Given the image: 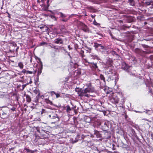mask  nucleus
I'll return each instance as SVG.
<instances>
[{"instance_id":"6e6d98bb","label":"nucleus","mask_w":153,"mask_h":153,"mask_svg":"<svg viewBox=\"0 0 153 153\" xmlns=\"http://www.w3.org/2000/svg\"><path fill=\"white\" fill-rule=\"evenodd\" d=\"M51 92L52 94H53L55 95L56 94V93L54 91H51Z\"/></svg>"},{"instance_id":"6e6552de","label":"nucleus","mask_w":153,"mask_h":153,"mask_svg":"<svg viewBox=\"0 0 153 153\" xmlns=\"http://www.w3.org/2000/svg\"><path fill=\"white\" fill-rule=\"evenodd\" d=\"M51 117V119H55L54 121L52 122L53 123H55L59 121V118L57 116V115L54 113H53V116H52Z\"/></svg>"},{"instance_id":"0e129e2a","label":"nucleus","mask_w":153,"mask_h":153,"mask_svg":"<svg viewBox=\"0 0 153 153\" xmlns=\"http://www.w3.org/2000/svg\"><path fill=\"white\" fill-rule=\"evenodd\" d=\"M147 22H144V24L145 25H146L147 24Z\"/></svg>"},{"instance_id":"f3484780","label":"nucleus","mask_w":153,"mask_h":153,"mask_svg":"<svg viewBox=\"0 0 153 153\" xmlns=\"http://www.w3.org/2000/svg\"><path fill=\"white\" fill-rule=\"evenodd\" d=\"M94 135H96L97 138H100L101 137V134H100V132L97 131H95L94 132Z\"/></svg>"},{"instance_id":"052dcab7","label":"nucleus","mask_w":153,"mask_h":153,"mask_svg":"<svg viewBox=\"0 0 153 153\" xmlns=\"http://www.w3.org/2000/svg\"><path fill=\"white\" fill-rule=\"evenodd\" d=\"M68 55L69 56V57H70V58H71V55H70V53H69V52H68Z\"/></svg>"},{"instance_id":"e2e57ef3","label":"nucleus","mask_w":153,"mask_h":153,"mask_svg":"<svg viewBox=\"0 0 153 153\" xmlns=\"http://www.w3.org/2000/svg\"><path fill=\"white\" fill-rule=\"evenodd\" d=\"M37 2L38 3H40L41 2L40 0H38L37 1Z\"/></svg>"},{"instance_id":"c03bdc74","label":"nucleus","mask_w":153,"mask_h":153,"mask_svg":"<svg viewBox=\"0 0 153 153\" xmlns=\"http://www.w3.org/2000/svg\"><path fill=\"white\" fill-rule=\"evenodd\" d=\"M16 109V108H15V107H13L12 108H11L10 109V110L13 111H14Z\"/></svg>"},{"instance_id":"9b49d317","label":"nucleus","mask_w":153,"mask_h":153,"mask_svg":"<svg viewBox=\"0 0 153 153\" xmlns=\"http://www.w3.org/2000/svg\"><path fill=\"white\" fill-rule=\"evenodd\" d=\"M89 65L90 67L93 69H96L97 68H98L97 65V64L95 63H90Z\"/></svg>"},{"instance_id":"338daca9","label":"nucleus","mask_w":153,"mask_h":153,"mask_svg":"<svg viewBox=\"0 0 153 153\" xmlns=\"http://www.w3.org/2000/svg\"><path fill=\"white\" fill-rule=\"evenodd\" d=\"M75 15V14H73L71 15L72 16H74Z\"/></svg>"},{"instance_id":"bb28decb","label":"nucleus","mask_w":153,"mask_h":153,"mask_svg":"<svg viewBox=\"0 0 153 153\" xmlns=\"http://www.w3.org/2000/svg\"><path fill=\"white\" fill-rule=\"evenodd\" d=\"M27 85H28V83H26L25 84L23 85H22L21 87L20 88V89L21 91H23L24 89L25 88Z\"/></svg>"},{"instance_id":"393cba45","label":"nucleus","mask_w":153,"mask_h":153,"mask_svg":"<svg viewBox=\"0 0 153 153\" xmlns=\"http://www.w3.org/2000/svg\"><path fill=\"white\" fill-rule=\"evenodd\" d=\"M149 92L153 94V85L149 87Z\"/></svg>"},{"instance_id":"0eeeda50","label":"nucleus","mask_w":153,"mask_h":153,"mask_svg":"<svg viewBox=\"0 0 153 153\" xmlns=\"http://www.w3.org/2000/svg\"><path fill=\"white\" fill-rule=\"evenodd\" d=\"M94 47L96 48H98V47H100V49L104 50L105 49V47L101 44H99L97 42H94Z\"/></svg>"},{"instance_id":"a878e982","label":"nucleus","mask_w":153,"mask_h":153,"mask_svg":"<svg viewBox=\"0 0 153 153\" xmlns=\"http://www.w3.org/2000/svg\"><path fill=\"white\" fill-rule=\"evenodd\" d=\"M37 62L39 63V65L40 66L41 69L43 68V64L42 62L41 61L40 59V58L37 61Z\"/></svg>"},{"instance_id":"49530a36","label":"nucleus","mask_w":153,"mask_h":153,"mask_svg":"<svg viewBox=\"0 0 153 153\" xmlns=\"http://www.w3.org/2000/svg\"><path fill=\"white\" fill-rule=\"evenodd\" d=\"M41 2L42 3V5H43L45 2V0H40Z\"/></svg>"},{"instance_id":"c9c22d12","label":"nucleus","mask_w":153,"mask_h":153,"mask_svg":"<svg viewBox=\"0 0 153 153\" xmlns=\"http://www.w3.org/2000/svg\"><path fill=\"white\" fill-rule=\"evenodd\" d=\"M47 43L46 42H42L40 43V45L42 46L44 45H47Z\"/></svg>"},{"instance_id":"2eb2a0df","label":"nucleus","mask_w":153,"mask_h":153,"mask_svg":"<svg viewBox=\"0 0 153 153\" xmlns=\"http://www.w3.org/2000/svg\"><path fill=\"white\" fill-rule=\"evenodd\" d=\"M25 96L26 97V101L27 102L29 103L31 100V99L30 96L28 94H25Z\"/></svg>"},{"instance_id":"7c9ffc66","label":"nucleus","mask_w":153,"mask_h":153,"mask_svg":"<svg viewBox=\"0 0 153 153\" xmlns=\"http://www.w3.org/2000/svg\"><path fill=\"white\" fill-rule=\"evenodd\" d=\"M100 153H110L107 150H104L101 151Z\"/></svg>"},{"instance_id":"423d86ee","label":"nucleus","mask_w":153,"mask_h":153,"mask_svg":"<svg viewBox=\"0 0 153 153\" xmlns=\"http://www.w3.org/2000/svg\"><path fill=\"white\" fill-rule=\"evenodd\" d=\"M134 52L137 54L143 56L146 54V52L139 48H136L134 50Z\"/></svg>"},{"instance_id":"473e14b6","label":"nucleus","mask_w":153,"mask_h":153,"mask_svg":"<svg viewBox=\"0 0 153 153\" xmlns=\"http://www.w3.org/2000/svg\"><path fill=\"white\" fill-rule=\"evenodd\" d=\"M141 46L144 48H149V46L144 44H142Z\"/></svg>"},{"instance_id":"412c9836","label":"nucleus","mask_w":153,"mask_h":153,"mask_svg":"<svg viewBox=\"0 0 153 153\" xmlns=\"http://www.w3.org/2000/svg\"><path fill=\"white\" fill-rule=\"evenodd\" d=\"M45 102L47 104H49L51 105L53 104L52 102L50 100L46 98L44 100Z\"/></svg>"},{"instance_id":"bf43d9fd","label":"nucleus","mask_w":153,"mask_h":153,"mask_svg":"<svg viewBox=\"0 0 153 153\" xmlns=\"http://www.w3.org/2000/svg\"><path fill=\"white\" fill-rule=\"evenodd\" d=\"M84 60L85 62H88L86 59H84Z\"/></svg>"},{"instance_id":"ddd939ff","label":"nucleus","mask_w":153,"mask_h":153,"mask_svg":"<svg viewBox=\"0 0 153 153\" xmlns=\"http://www.w3.org/2000/svg\"><path fill=\"white\" fill-rule=\"evenodd\" d=\"M111 137V134L110 132H106L104 134V138L106 139H110Z\"/></svg>"},{"instance_id":"a211bd4d","label":"nucleus","mask_w":153,"mask_h":153,"mask_svg":"<svg viewBox=\"0 0 153 153\" xmlns=\"http://www.w3.org/2000/svg\"><path fill=\"white\" fill-rule=\"evenodd\" d=\"M33 92L36 94H37V96H40V91L38 89H36L35 90H33Z\"/></svg>"},{"instance_id":"9d476101","label":"nucleus","mask_w":153,"mask_h":153,"mask_svg":"<svg viewBox=\"0 0 153 153\" xmlns=\"http://www.w3.org/2000/svg\"><path fill=\"white\" fill-rule=\"evenodd\" d=\"M11 44L12 45V47H16V48L15 49L14 48L13 49V52H14L15 51H16V53H17L18 52V50L19 49V46H17V45L16 43L14 42H13L12 43H11Z\"/></svg>"},{"instance_id":"8fccbe9b","label":"nucleus","mask_w":153,"mask_h":153,"mask_svg":"<svg viewBox=\"0 0 153 153\" xmlns=\"http://www.w3.org/2000/svg\"><path fill=\"white\" fill-rule=\"evenodd\" d=\"M112 52L113 53L116 55H118V54H117V52H116V51H112Z\"/></svg>"},{"instance_id":"3c124183","label":"nucleus","mask_w":153,"mask_h":153,"mask_svg":"<svg viewBox=\"0 0 153 153\" xmlns=\"http://www.w3.org/2000/svg\"><path fill=\"white\" fill-rule=\"evenodd\" d=\"M49 0H47V6H48V7H49Z\"/></svg>"},{"instance_id":"ea45409f","label":"nucleus","mask_w":153,"mask_h":153,"mask_svg":"<svg viewBox=\"0 0 153 153\" xmlns=\"http://www.w3.org/2000/svg\"><path fill=\"white\" fill-rule=\"evenodd\" d=\"M56 98H57L60 97V94L58 93H56L55 94Z\"/></svg>"},{"instance_id":"cd10ccee","label":"nucleus","mask_w":153,"mask_h":153,"mask_svg":"<svg viewBox=\"0 0 153 153\" xmlns=\"http://www.w3.org/2000/svg\"><path fill=\"white\" fill-rule=\"evenodd\" d=\"M88 9L90 10L91 12H95V9L92 7H88Z\"/></svg>"},{"instance_id":"b1692460","label":"nucleus","mask_w":153,"mask_h":153,"mask_svg":"<svg viewBox=\"0 0 153 153\" xmlns=\"http://www.w3.org/2000/svg\"><path fill=\"white\" fill-rule=\"evenodd\" d=\"M91 143V142L90 141V140H84L82 142V143L83 144H85V145L87 146L88 145L89 143Z\"/></svg>"},{"instance_id":"4be33fe9","label":"nucleus","mask_w":153,"mask_h":153,"mask_svg":"<svg viewBox=\"0 0 153 153\" xmlns=\"http://www.w3.org/2000/svg\"><path fill=\"white\" fill-rule=\"evenodd\" d=\"M39 96H36V97L35 98L34 100L33 101L34 102L36 103V104L35 105H37V103L39 102Z\"/></svg>"},{"instance_id":"f03ea898","label":"nucleus","mask_w":153,"mask_h":153,"mask_svg":"<svg viewBox=\"0 0 153 153\" xmlns=\"http://www.w3.org/2000/svg\"><path fill=\"white\" fill-rule=\"evenodd\" d=\"M75 91L77 92L79 96L81 97H89L90 95L89 94L90 93L94 92L95 90L91 83H89L87 85V87L84 89L82 90L79 88H76Z\"/></svg>"},{"instance_id":"f8f14e48","label":"nucleus","mask_w":153,"mask_h":153,"mask_svg":"<svg viewBox=\"0 0 153 153\" xmlns=\"http://www.w3.org/2000/svg\"><path fill=\"white\" fill-rule=\"evenodd\" d=\"M82 30L85 32H88L89 31V29L87 25L83 23L81 24Z\"/></svg>"},{"instance_id":"1a4fd4ad","label":"nucleus","mask_w":153,"mask_h":153,"mask_svg":"<svg viewBox=\"0 0 153 153\" xmlns=\"http://www.w3.org/2000/svg\"><path fill=\"white\" fill-rule=\"evenodd\" d=\"M54 43L56 44H62L63 43V40L61 38H58L55 39Z\"/></svg>"},{"instance_id":"69168bd1","label":"nucleus","mask_w":153,"mask_h":153,"mask_svg":"<svg viewBox=\"0 0 153 153\" xmlns=\"http://www.w3.org/2000/svg\"><path fill=\"white\" fill-rule=\"evenodd\" d=\"M132 22V19H131L130 21L129 22Z\"/></svg>"},{"instance_id":"de8ad7c7","label":"nucleus","mask_w":153,"mask_h":153,"mask_svg":"<svg viewBox=\"0 0 153 153\" xmlns=\"http://www.w3.org/2000/svg\"><path fill=\"white\" fill-rule=\"evenodd\" d=\"M68 48L69 50H71L72 49V48L71 47L70 45H68Z\"/></svg>"},{"instance_id":"2f4dec72","label":"nucleus","mask_w":153,"mask_h":153,"mask_svg":"<svg viewBox=\"0 0 153 153\" xmlns=\"http://www.w3.org/2000/svg\"><path fill=\"white\" fill-rule=\"evenodd\" d=\"M66 107L67 108L66 111H69L71 110V108L69 105H67L66 106Z\"/></svg>"},{"instance_id":"4c0bfd02","label":"nucleus","mask_w":153,"mask_h":153,"mask_svg":"<svg viewBox=\"0 0 153 153\" xmlns=\"http://www.w3.org/2000/svg\"><path fill=\"white\" fill-rule=\"evenodd\" d=\"M123 115H124V116L125 117V119H127V118L128 116V115L126 114V113L125 112H124L123 114Z\"/></svg>"},{"instance_id":"7ed1b4c3","label":"nucleus","mask_w":153,"mask_h":153,"mask_svg":"<svg viewBox=\"0 0 153 153\" xmlns=\"http://www.w3.org/2000/svg\"><path fill=\"white\" fill-rule=\"evenodd\" d=\"M113 62L112 59L108 58L106 59V65L108 66V67H110V70L109 71V74H111V75H109L108 79V80H113L115 79L117 73L113 69L114 66H113Z\"/></svg>"},{"instance_id":"09e8293b","label":"nucleus","mask_w":153,"mask_h":153,"mask_svg":"<svg viewBox=\"0 0 153 153\" xmlns=\"http://www.w3.org/2000/svg\"><path fill=\"white\" fill-rule=\"evenodd\" d=\"M84 53V51H82V53H81V54L83 58L84 56V55L83 54Z\"/></svg>"},{"instance_id":"6ab92c4d","label":"nucleus","mask_w":153,"mask_h":153,"mask_svg":"<svg viewBox=\"0 0 153 153\" xmlns=\"http://www.w3.org/2000/svg\"><path fill=\"white\" fill-rule=\"evenodd\" d=\"M128 2L131 6H134L135 5V2L134 0H128Z\"/></svg>"},{"instance_id":"72a5a7b5","label":"nucleus","mask_w":153,"mask_h":153,"mask_svg":"<svg viewBox=\"0 0 153 153\" xmlns=\"http://www.w3.org/2000/svg\"><path fill=\"white\" fill-rule=\"evenodd\" d=\"M51 47L56 50H58L59 49V48L57 46H55L53 45H52V46H51Z\"/></svg>"},{"instance_id":"774afa93","label":"nucleus","mask_w":153,"mask_h":153,"mask_svg":"<svg viewBox=\"0 0 153 153\" xmlns=\"http://www.w3.org/2000/svg\"><path fill=\"white\" fill-rule=\"evenodd\" d=\"M98 34L100 35V36H102V34Z\"/></svg>"},{"instance_id":"a18cd8bd","label":"nucleus","mask_w":153,"mask_h":153,"mask_svg":"<svg viewBox=\"0 0 153 153\" xmlns=\"http://www.w3.org/2000/svg\"><path fill=\"white\" fill-rule=\"evenodd\" d=\"M32 83V79L31 78H30V82H27V83H28V85L29 84H31Z\"/></svg>"},{"instance_id":"dca6fc26","label":"nucleus","mask_w":153,"mask_h":153,"mask_svg":"<svg viewBox=\"0 0 153 153\" xmlns=\"http://www.w3.org/2000/svg\"><path fill=\"white\" fill-rule=\"evenodd\" d=\"M33 72L32 71H26L25 69H23L22 71V73L24 74H31L33 73Z\"/></svg>"},{"instance_id":"5701e85b","label":"nucleus","mask_w":153,"mask_h":153,"mask_svg":"<svg viewBox=\"0 0 153 153\" xmlns=\"http://www.w3.org/2000/svg\"><path fill=\"white\" fill-rule=\"evenodd\" d=\"M18 66L21 69H22L24 67V65L22 62H20L18 63Z\"/></svg>"},{"instance_id":"39448f33","label":"nucleus","mask_w":153,"mask_h":153,"mask_svg":"<svg viewBox=\"0 0 153 153\" xmlns=\"http://www.w3.org/2000/svg\"><path fill=\"white\" fill-rule=\"evenodd\" d=\"M59 15V18L60 20L63 22H67L69 19L70 17H68L67 15L63 13L62 12H60L58 14Z\"/></svg>"},{"instance_id":"79ce46f5","label":"nucleus","mask_w":153,"mask_h":153,"mask_svg":"<svg viewBox=\"0 0 153 153\" xmlns=\"http://www.w3.org/2000/svg\"><path fill=\"white\" fill-rule=\"evenodd\" d=\"M51 18H52V19L54 18L55 20H56V18L55 17V16H54L51 15Z\"/></svg>"},{"instance_id":"864d4df0","label":"nucleus","mask_w":153,"mask_h":153,"mask_svg":"<svg viewBox=\"0 0 153 153\" xmlns=\"http://www.w3.org/2000/svg\"><path fill=\"white\" fill-rule=\"evenodd\" d=\"M35 59H36L38 60L39 59H40L38 57H37L36 56H35Z\"/></svg>"},{"instance_id":"c85d7f7f","label":"nucleus","mask_w":153,"mask_h":153,"mask_svg":"<svg viewBox=\"0 0 153 153\" xmlns=\"http://www.w3.org/2000/svg\"><path fill=\"white\" fill-rule=\"evenodd\" d=\"M100 78L101 80H103L104 82H105V78L104 76L102 74H100Z\"/></svg>"},{"instance_id":"4468645a","label":"nucleus","mask_w":153,"mask_h":153,"mask_svg":"<svg viewBox=\"0 0 153 153\" xmlns=\"http://www.w3.org/2000/svg\"><path fill=\"white\" fill-rule=\"evenodd\" d=\"M122 68L123 70L127 71L128 69L129 68L128 65L126 63L123 62L122 63Z\"/></svg>"},{"instance_id":"37998d69","label":"nucleus","mask_w":153,"mask_h":153,"mask_svg":"<svg viewBox=\"0 0 153 153\" xmlns=\"http://www.w3.org/2000/svg\"><path fill=\"white\" fill-rule=\"evenodd\" d=\"M45 27V26H42L39 27V28L42 30Z\"/></svg>"},{"instance_id":"603ef678","label":"nucleus","mask_w":153,"mask_h":153,"mask_svg":"<svg viewBox=\"0 0 153 153\" xmlns=\"http://www.w3.org/2000/svg\"><path fill=\"white\" fill-rule=\"evenodd\" d=\"M150 5L153 6V1L152 0H150Z\"/></svg>"},{"instance_id":"a19ab883","label":"nucleus","mask_w":153,"mask_h":153,"mask_svg":"<svg viewBox=\"0 0 153 153\" xmlns=\"http://www.w3.org/2000/svg\"><path fill=\"white\" fill-rule=\"evenodd\" d=\"M46 112L45 110L44 109H42L41 111V114L45 113Z\"/></svg>"},{"instance_id":"4d7b16f0","label":"nucleus","mask_w":153,"mask_h":153,"mask_svg":"<svg viewBox=\"0 0 153 153\" xmlns=\"http://www.w3.org/2000/svg\"><path fill=\"white\" fill-rule=\"evenodd\" d=\"M39 97H41V98H43L44 97V96L43 95H42L41 96L40 95Z\"/></svg>"},{"instance_id":"20e7f679","label":"nucleus","mask_w":153,"mask_h":153,"mask_svg":"<svg viewBox=\"0 0 153 153\" xmlns=\"http://www.w3.org/2000/svg\"><path fill=\"white\" fill-rule=\"evenodd\" d=\"M110 123L109 121H104L102 122H99L98 123V125L100 126L99 127L102 130L106 131L109 129Z\"/></svg>"},{"instance_id":"aec40b11","label":"nucleus","mask_w":153,"mask_h":153,"mask_svg":"<svg viewBox=\"0 0 153 153\" xmlns=\"http://www.w3.org/2000/svg\"><path fill=\"white\" fill-rule=\"evenodd\" d=\"M27 153H34L35 152H36L37 151L36 149H35L34 150H30L29 149L26 148L25 149Z\"/></svg>"},{"instance_id":"680f3d73","label":"nucleus","mask_w":153,"mask_h":153,"mask_svg":"<svg viewBox=\"0 0 153 153\" xmlns=\"http://www.w3.org/2000/svg\"><path fill=\"white\" fill-rule=\"evenodd\" d=\"M21 86H22V85H19L17 86V87H18V88H21Z\"/></svg>"},{"instance_id":"58836bf2","label":"nucleus","mask_w":153,"mask_h":153,"mask_svg":"<svg viewBox=\"0 0 153 153\" xmlns=\"http://www.w3.org/2000/svg\"><path fill=\"white\" fill-rule=\"evenodd\" d=\"M53 112H51L50 113V114L48 115V117L50 119L51 118V117L53 116Z\"/></svg>"},{"instance_id":"e433bc0d","label":"nucleus","mask_w":153,"mask_h":153,"mask_svg":"<svg viewBox=\"0 0 153 153\" xmlns=\"http://www.w3.org/2000/svg\"><path fill=\"white\" fill-rule=\"evenodd\" d=\"M122 147L125 149H128V146L127 145L124 144L122 146Z\"/></svg>"},{"instance_id":"13d9d810","label":"nucleus","mask_w":153,"mask_h":153,"mask_svg":"<svg viewBox=\"0 0 153 153\" xmlns=\"http://www.w3.org/2000/svg\"><path fill=\"white\" fill-rule=\"evenodd\" d=\"M76 73L79 74V75H80L81 74V72L80 71H78Z\"/></svg>"},{"instance_id":"5fc2aeb1","label":"nucleus","mask_w":153,"mask_h":153,"mask_svg":"<svg viewBox=\"0 0 153 153\" xmlns=\"http://www.w3.org/2000/svg\"><path fill=\"white\" fill-rule=\"evenodd\" d=\"M95 16H96V15H91V16L92 17V18L93 19L94 18Z\"/></svg>"},{"instance_id":"c756f323","label":"nucleus","mask_w":153,"mask_h":153,"mask_svg":"<svg viewBox=\"0 0 153 153\" xmlns=\"http://www.w3.org/2000/svg\"><path fill=\"white\" fill-rule=\"evenodd\" d=\"M42 69H41V68H40V69H39L38 71V73H37V76H39V75L41 74L42 73Z\"/></svg>"},{"instance_id":"f704fd0d","label":"nucleus","mask_w":153,"mask_h":153,"mask_svg":"<svg viewBox=\"0 0 153 153\" xmlns=\"http://www.w3.org/2000/svg\"><path fill=\"white\" fill-rule=\"evenodd\" d=\"M150 0H149L145 2V4L147 6L150 5Z\"/></svg>"},{"instance_id":"f257e3e1","label":"nucleus","mask_w":153,"mask_h":153,"mask_svg":"<svg viewBox=\"0 0 153 153\" xmlns=\"http://www.w3.org/2000/svg\"><path fill=\"white\" fill-rule=\"evenodd\" d=\"M106 93L107 95H108L109 97L108 100L112 104H116L118 103L120 99L121 100L120 103L123 104L124 103V99L122 92L114 93L112 91L109 92L107 91L106 92Z\"/></svg>"}]
</instances>
